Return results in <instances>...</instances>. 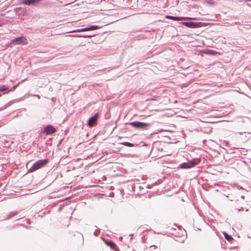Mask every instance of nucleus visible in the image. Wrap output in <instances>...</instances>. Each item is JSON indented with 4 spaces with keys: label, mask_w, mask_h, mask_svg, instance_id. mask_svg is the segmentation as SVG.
Masks as SVG:
<instances>
[{
    "label": "nucleus",
    "mask_w": 251,
    "mask_h": 251,
    "mask_svg": "<svg viewBox=\"0 0 251 251\" xmlns=\"http://www.w3.org/2000/svg\"><path fill=\"white\" fill-rule=\"evenodd\" d=\"M48 162V159L39 160L33 164L32 167L29 169V172H33L43 167Z\"/></svg>",
    "instance_id": "f257e3e1"
},
{
    "label": "nucleus",
    "mask_w": 251,
    "mask_h": 251,
    "mask_svg": "<svg viewBox=\"0 0 251 251\" xmlns=\"http://www.w3.org/2000/svg\"><path fill=\"white\" fill-rule=\"evenodd\" d=\"M200 160L199 159L195 158L190 161L182 163L181 165V167L183 169L190 168L198 164Z\"/></svg>",
    "instance_id": "f03ea898"
},
{
    "label": "nucleus",
    "mask_w": 251,
    "mask_h": 251,
    "mask_svg": "<svg viewBox=\"0 0 251 251\" xmlns=\"http://www.w3.org/2000/svg\"><path fill=\"white\" fill-rule=\"evenodd\" d=\"M100 28V27L97 26V25H92L90 27H85L81 29H77L72 31H70V33H73V32H83V31H89V30H93L96 29H98Z\"/></svg>",
    "instance_id": "7ed1b4c3"
},
{
    "label": "nucleus",
    "mask_w": 251,
    "mask_h": 251,
    "mask_svg": "<svg viewBox=\"0 0 251 251\" xmlns=\"http://www.w3.org/2000/svg\"><path fill=\"white\" fill-rule=\"evenodd\" d=\"M13 43H15L17 44L26 45L28 43L27 39L25 37H20L16 38L12 40Z\"/></svg>",
    "instance_id": "20e7f679"
},
{
    "label": "nucleus",
    "mask_w": 251,
    "mask_h": 251,
    "mask_svg": "<svg viewBox=\"0 0 251 251\" xmlns=\"http://www.w3.org/2000/svg\"><path fill=\"white\" fill-rule=\"evenodd\" d=\"M166 18L167 19H171L174 21H181L184 20H196L194 18H184V17H174L172 16H166Z\"/></svg>",
    "instance_id": "39448f33"
},
{
    "label": "nucleus",
    "mask_w": 251,
    "mask_h": 251,
    "mask_svg": "<svg viewBox=\"0 0 251 251\" xmlns=\"http://www.w3.org/2000/svg\"><path fill=\"white\" fill-rule=\"evenodd\" d=\"M98 118V114L96 113L94 116L91 117L88 121V124L89 126H92L94 125L95 123L97 121Z\"/></svg>",
    "instance_id": "423d86ee"
},
{
    "label": "nucleus",
    "mask_w": 251,
    "mask_h": 251,
    "mask_svg": "<svg viewBox=\"0 0 251 251\" xmlns=\"http://www.w3.org/2000/svg\"><path fill=\"white\" fill-rule=\"evenodd\" d=\"M44 132L47 134H52L55 132V128L51 125H49L45 127Z\"/></svg>",
    "instance_id": "0eeeda50"
},
{
    "label": "nucleus",
    "mask_w": 251,
    "mask_h": 251,
    "mask_svg": "<svg viewBox=\"0 0 251 251\" xmlns=\"http://www.w3.org/2000/svg\"><path fill=\"white\" fill-rule=\"evenodd\" d=\"M182 24L185 26L191 28H194L198 26V24L194 22H183L182 23Z\"/></svg>",
    "instance_id": "6e6552de"
},
{
    "label": "nucleus",
    "mask_w": 251,
    "mask_h": 251,
    "mask_svg": "<svg viewBox=\"0 0 251 251\" xmlns=\"http://www.w3.org/2000/svg\"><path fill=\"white\" fill-rule=\"evenodd\" d=\"M38 0H22V2L27 5H30L36 2Z\"/></svg>",
    "instance_id": "1a4fd4ad"
},
{
    "label": "nucleus",
    "mask_w": 251,
    "mask_h": 251,
    "mask_svg": "<svg viewBox=\"0 0 251 251\" xmlns=\"http://www.w3.org/2000/svg\"><path fill=\"white\" fill-rule=\"evenodd\" d=\"M130 125L133 126L137 127H141V122H132L129 124Z\"/></svg>",
    "instance_id": "9d476101"
},
{
    "label": "nucleus",
    "mask_w": 251,
    "mask_h": 251,
    "mask_svg": "<svg viewBox=\"0 0 251 251\" xmlns=\"http://www.w3.org/2000/svg\"><path fill=\"white\" fill-rule=\"evenodd\" d=\"M224 236H225V238L228 241H230L232 239V237L231 236H229L228 235L227 233H226V232H224Z\"/></svg>",
    "instance_id": "9b49d317"
},
{
    "label": "nucleus",
    "mask_w": 251,
    "mask_h": 251,
    "mask_svg": "<svg viewBox=\"0 0 251 251\" xmlns=\"http://www.w3.org/2000/svg\"><path fill=\"white\" fill-rule=\"evenodd\" d=\"M8 90V87L5 85H3L0 87V92H3Z\"/></svg>",
    "instance_id": "f8f14e48"
},
{
    "label": "nucleus",
    "mask_w": 251,
    "mask_h": 251,
    "mask_svg": "<svg viewBox=\"0 0 251 251\" xmlns=\"http://www.w3.org/2000/svg\"><path fill=\"white\" fill-rule=\"evenodd\" d=\"M16 87H17V85L14 86L12 88V89H11V90H8V91H7V92H6V93H7V92H9V91H14V90L16 89Z\"/></svg>",
    "instance_id": "ddd939ff"
},
{
    "label": "nucleus",
    "mask_w": 251,
    "mask_h": 251,
    "mask_svg": "<svg viewBox=\"0 0 251 251\" xmlns=\"http://www.w3.org/2000/svg\"><path fill=\"white\" fill-rule=\"evenodd\" d=\"M124 145H126L127 146L130 147L132 145V144L128 143V142H125L124 143Z\"/></svg>",
    "instance_id": "4468645a"
},
{
    "label": "nucleus",
    "mask_w": 251,
    "mask_h": 251,
    "mask_svg": "<svg viewBox=\"0 0 251 251\" xmlns=\"http://www.w3.org/2000/svg\"><path fill=\"white\" fill-rule=\"evenodd\" d=\"M147 153L148 154V153H151V148L150 147H149L148 148V149L147 150Z\"/></svg>",
    "instance_id": "2eb2a0df"
},
{
    "label": "nucleus",
    "mask_w": 251,
    "mask_h": 251,
    "mask_svg": "<svg viewBox=\"0 0 251 251\" xmlns=\"http://www.w3.org/2000/svg\"><path fill=\"white\" fill-rule=\"evenodd\" d=\"M142 128H144V126H149V125H150V124H145V123H142Z\"/></svg>",
    "instance_id": "dca6fc26"
},
{
    "label": "nucleus",
    "mask_w": 251,
    "mask_h": 251,
    "mask_svg": "<svg viewBox=\"0 0 251 251\" xmlns=\"http://www.w3.org/2000/svg\"><path fill=\"white\" fill-rule=\"evenodd\" d=\"M70 36H75L74 35H70ZM75 36L76 37L77 36Z\"/></svg>",
    "instance_id": "f3484780"
},
{
    "label": "nucleus",
    "mask_w": 251,
    "mask_h": 251,
    "mask_svg": "<svg viewBox=\"0 0 251 251\" xmlns=\"http://www.w3.org/2000/svg\"><path fill=\"white\" fill-rule=\"evenodd\" d=\"M84 37H86L87 36H84ZM88 37H91V36H89Z\"/></svg>",
    "instance_id": "a211bd4d"
},
{
    "label": "nucleus",
    "mask_w": 251,
    "mask_h": 251,
    "mask_svg": "<svg viewBox=\"0 0 251 251\" xmlns=\"http://www.w3.org/2000/svg\"><path fill=\"white\" fill-rule=\"evenodd\" d=\"M210 51H211V52H214V51H213V50H211Z\"/></svg>",
    "instance_id": "6ab92c4d"
}]
</instances>
